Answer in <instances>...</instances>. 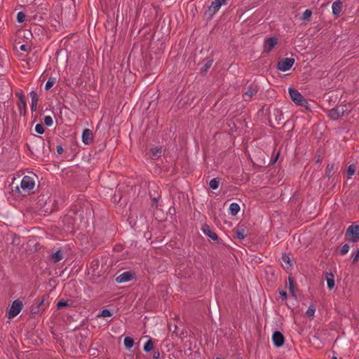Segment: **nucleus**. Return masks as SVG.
Returning <instances> with one entry per match:
<instances>
[{
  "label": "nucleus",
  "mask_w": 359,
  "mask_h": 359,
  "mask_svg": "<svg viewBox=\"0 0 359 359\" xmlns=\"http://www.w3.org/2000/svg\"><path fill=\"white\" fill-rule=\"evenodd\" d=\"M272 341L276 347L280 348L285 343V337L280 331L276 330L272 334Z\"/></svg>",
  "instance_id": "ddd939ff"
},
{
  "label": "nucleus",
  "mask_w": 359,
  "mask_h": 359,
  "mask_svg": "<svg viewBox=\"0 0 359 359\" xmlns=\"http://www.w3.org/2000/svg\"><path fill=\"white\" fill-rule=\"evenodd\" d=\"M29 95H30V97H31V103H36V104H37L38 101H39V96H38L37 93L36 91H34V90H32L29 93Z\"/></svg>",
  "instance_id": "e433bc0d"
},
{
  "label": "nucleus",
  "mask_w": 359,
  "mask_h": 359,
  "mask_svg": "<svg viewBox=\"0 0 359 359\" xmlns=\"http://www.w3.org/2000/svg\"><path fill=\"white\" fill-rule=\"evenodd\" d=\"M44 124L48 126V127H50L53 126V118L51 116H46L44 117Z\"/></svg>",
  "instance_id": "79ce46f5"
},
{
  "label": "nucleus",
  "mask_w": 359,
  "mask_h": 359,
  "mask_svg": "<svg viewBox=\"0 0 359 359\" xmlns=\"http://www.w3.org/2000/svg\"><path fill=\"white\" fill-rule=\"evenodd\" d=\"M201 231L206 236L209 237L210 239L215 241L217 243H222V240L219 238L216 233L211 230L208 224H204L201 227Z\"/></svg>",
  "instance_id": "9d476101"
},
{
  "label": "nucleus",
  "mask_w": 359,
  "mask_h": 359,
  "mask_svg": "<svg viewBox=\"0 0 359 359\" xmlns=\"http://www.w3.org/2000/svg\"><path fill=\"white\" fill-rule=\"evenodd\" d=\"M233 232L234 233V238L243 240L247 236V233H245V230L244 229H233Z\"/></svg>",
  "instance_id": "5701e85b"
},
{
  "label": "nucleus",
  "mask_w": 359,
  "mask_h": 359,
  "mask_svg": "<svg viewBox=\"0 0 359 359\" xmlns=\"http://www.w3.org/2000/svg\"><path fill=\"white\" fill-rule=\"evenodd\" d=\"M80 338L81 339L79 340V348L81 352L84 353L87 348L89 339L86 336H84L82 334H80Z\"/></svg>",
  "instance_id": "4be33fe9"
},
{
  "label": "nucleus",
  "mask_w": 359,
  "mask_h": 359,
  "mask_svg": "<svg viewBox=\"0 0 359 359\" xmlns=\"http://www.w3.org/2000/svg\"><path fill=\"white\" fill-rule=\"evenodd\" d=\"M177 329L178 327L175 324L169 323L168 324V330L170 332H172L173 333L178 334L177 333Z\"/></svg>",
  "instance_id": "a18cd8bd"
},
{
  "label": "nucleus",
  "mask_w": 359,
  "mask_h": 359,
  "mask_svg": "<svg viewBox=\"0 0 359 359\" xmlns=\"http://www.w3.org/2000/svg\"><path fill=\"white\" fill-rule=\"evenodd\" d=\"M268 120L269 126L276 128V126L281 124L284 120L282 110L278 108L269 109Z\"/></svg>",
  "instance_id": "f03ea898"
},
{
  "label": "nucleus",
  "mask_w": 359,
  "mask_h": 359,
  "mask_svg": "<svg viewBox=\"0 0 359 359\" xmlns=\"http://www.w3.org/2000/svg\"><path fill=\"white\" fill-rule=\"evenodd\" d=\"M312 15V11L309 9H306L302 14L301 20L304 21H310Z\"/></svg>",
  "instance_id": "f704fd0d"
},
{
  "label": "nucleus",
  "mask_w": 359,
  "mask_h": 359,
  "mask_svg": "<svg viewBox=\"0 0 359 359\" xmlns=\"http://www.w3.org/2000/svg\"><path fill=\"white\" fill-rule=\"evenodd\" d=\"M259 90V88L257 85L256 84H250L247 90L245 93V95L248 96L249 98H251L254 95H255Z\"/></svg>",
  "instance_id": "aec40b11"
},
{
  "label": "nucleus",
  "mask_w": 359,
  "mask_h": 359,
  "mask_svg": "<svg viewBox=\"0 0 359 359\" xmlns=\"http://www.w3.org/2000/svg\"><path fill=\"white\" fill-rule=\"evenodd\" d=\"M36 106H37V104H36V103H31V110H32V111H35L36 110Z\"/></svg>",
  "instance_id": "bf43d9fd"
},
{
  "label": "nucleus",
  "mask_w": 359,
  "mask_h": 359,
  "mask_svg": "<svg viewBox=\"0 0 359 359\" xmlns=\"http://www.w3.org/2000/svg\"><path fill=\"white\" fill-rule=\"evenodd\" d=\"M213 63V59L208 60L205 64L201 68L200 74L202 76H205L208 70L211 67Z\"/></svg>",
  "instance_id": "bb28decb"
},
{
  "label": "nucleus",
  "mask_w": 359,
  "mask_h": 359,
  "mask_svg": "<svg viewBox=\"0 0 359 359\" xmlns=\"http://www.w3.org/2000/svg\"><path fill=\"white\" fill-rule=\"evenodd\" d=\"M17 104L19 108L20 115L25 116L27 111V104L25 102V99H22V96H20V100H18Z\"/></svg>",
  "instance_id": "a211bd4d"
},
{
  "label": "nucleus",
  "mask_w": 359,
  "mask_h": 359,
  "mask_svg": "<svg viewBox=\"0 0 359 359\" xmlns=\"http://www.w3.org/2000/svg\"><path fill=\"white\" fill-rule=\"evenodd\" d=\"M57 152L58 154H62L64 152V149L62 145L57 146Z\"/></svg>",
  "instance_id": "603ef678"
},
{
  "label": "nucleus",
  "mask_w": 359,
  "mask_h": 359,
  "mask_svg": "<svg viewBox=\"0 0 359 359\" xmlns=\"http://www.w3.org/2000/svg\"><path fill=\"white\" fill-rule=\"evenodd\" d=\"M288 283H289L288 290H289L290 292L292 294V296L296 299L297 297L294 294V279L292 277L289 276Z\"/></svg>",
  "instance_id": "7c9ffc66"
},
{
  "label": "nucleus",
  "mask_w": 359,
  "mask_h": 359,
  "mask_svg": "<svg viewBox=\"0 0 359 359\" xmlns=\"http://www.w3.org/2000/svg\"><path fill=\"white\" fill-rule=\"evenodd\" d=\"M62 50H58V51L57 52V54H59V53H60V52H62Z\"/></svg>",
  "instance_id": "338daca9"
},
{
  "label": "nucleus",
  "mask_w": 359,
  "mask_h": 359,
  "mask_svg": "<svg viewBox=\"0 0 359 359\" xmlns=\"http://www.w3.org/2000/svg\"><path fill=\"white\" fill-rule=\"evenodd\" d=\"M28 20L32 25H39L43 21V18L41 14L35 13L34 15H28Z\"/></svg>",
  "instance_id": "f3484780"
},
{
  "label": "nucleus",
  "mask_w": 359,
  "mask_h": 359,
  "mask_svg": "<svg viewBox=\"0 0 359 359\" xmlns=\"http://www.w3.org/2000/svg\"><path fill=\"white\" fill-rule=\"evenodd\" d=\"M278 156H279V154H277V155L273 158L271 159L272 164L275 163L277 161Z\"/></svg>",
  "instance_id": "052dcab7"
},
{
  "label": "nucleus",
  "mask_w": 359,
  "mask_h": 359,
  "mask_svg": "<svg viewBox=\"0 0 359 359\" xmlns=\"http://www.w3.org/2000/svg\"><path fill=\"white\" fill-rule=\"evenodd\" d=\"M34 185L35 182L33 177L27 175L22 177L20 183V187L24 192L29 194L30 191L34 189Z\"/></svg>",
  "instance_id": "1a4fd4ad"
},
{
  "label": "nucleus",
  "mask_w": 359,
  "mask_h": 359,
  "mask_svg": "<svg viewBox=\"0 0 359 359\" xmlns=\"http://www.w3.org/2000/svg\"><path fill=\"white\" fill-rule=\"evenodd\" d=\"M335 169V165L334 163L328 164L325 173V177L330 179L333 174L332 173V171H333Z\"/></svg>",
  "instance_id": "2f4dec72"
},
{
  "label": "nucleus",
  "mask_w": 359,
  "mask_h": 359,
  "mask_svg": "<svg viewBox=\"0 0 359 359\" xmlns=\"http://www.w3.org/2000/svg\"><path fill=\"white\" fill-rule=\"evenodd\" d=\"M73 220L72 217L68 215H66L64 218L63 222H67L69 224H72V221Z\"/></svg>",
  "instance_id": "864d4df0"
},
{
  "label": "nucleus",
  "mask_w": 359,
  "mask_h": 359,
  "mask_svg": "<svg viewBox=\"0 0 359 359\" xmlns=\"http://www.w3.org/2000/svg\"><path fill=\"white\" fill-rule=\"evenodd\" d=\"M30 34L34 36V35L36 36H40L44 35L45 29L44 28L39 25H32V27L29 29Z\"/></svg>",
  "instance_id": "2eb2a0df"
},
{
  "label": "nucleus",
  "mask_w": 359,
  "mask_h": 359,
  "mask_svg": "<svg viewBox=\"0 0 359 359\" xmlns=\"http://www.w3.org/2000/svg\"><path fill=\"white\" fill-rule=\"evenodd\" d=\"M112 315H113V313L111 311V310L104 309L100 311V314L97 316L98 317L102 316V317L106 318V317H111Z\"/></svg>",
  "instance_id": "c9c22d12"
},
{
  "label": "nucleus",
  "mask_w": 359,
  "mask_h": 359,
  "mask_svg": "<svg viewBox=\"0 0 359 359\" xmlns=\"http://www.w3.org/2000/svg\"><path fill=\"white\" fill-rule=\"evenodd\" d=\"M29 48V46L26 44H22L20 46V49L22 51H27Z\"/></svg>",
  "instance_id": "6e6d98bb"
},
{
  "label": "nucleus",
  "mask_w": 359,
  "mask_h": 359,
  "mask_svg": "<svg viewBox=\"0 0 359 359\" xmlns=\"http://www.w3.org/2000/svg\"><path fill=\"white\" fill-rule=\"evenodd\" d=\"M95 262H96L95 265L98 267V261L96 260Z\"/></svg>",
  "instance_id": "69168bd1"
},
{
  "label": "nucleus",
  "mask_w": 359,
  "mask_h": 359,
  "mask_svg": "<svg viewBox=\"0 0 359 359\" xmlns=\"http://www.w3.org/2000/svg\"><path fill=\"white\" fill-rule=\"evenodd\" d=\"M332 13L335 16H338L342 9V4L339 0L334 1L332 6Z\"/></svg>",
  "instance_id": "412c9836"
},
{
  "label": "nucleus",
  "mask_w": 359,
  "mask_h": 359,
  "mask_svg": "<svg viewBox=\"0 0 359 359\" xmlns=\"http://www.w3.org/2000/svg\"><path fill=\"white\" fill-rule=\"evenodd\" d=\"M316 312V308L313 305H311L306 311V316L307 317H313Z\"/></svg>",
  "instance_id": "58836bf2"
},
{
  "label": "nucleus",
  "mask_w": 359,
  "mask_h": 359,
  "mask_svg": "<svg viewBox=\"0 0 359 359\" xmlns=\"http://www.w3.org/2000/svg\"><path fill=\"white\" fill-rule=\"evenodd\" d=\"M294 63V59L291 57H285L279 60L276 65V67L281 72H287L290 70Z\"/></svg>",
  "instance_id": "0eeeda50"
},
{
  "label": "nucleus",
  "mask_w": 359,
  "mask_h": 359,
  "mask_svg": "<svg viewBox=\"0 0 359 359\" xmlns=\"http://www.w3.org/2000/svg\"><path fill=\"white\" fill-rule=\"evenodd\" d=\"M25 145L33 155L38 156L39 154L46 153L45 142L41 136L31 134L29 140Z\"/></svg>",
  "instance_id": "f257e3e1"
},
{
  "label": "nucleus",
  "mask_w": 359,
  "mask_h": 359,
  "mask_svg": "<svg viewBox=\"0 0 359 359\" xmlns=\"http://www.w3.org/2000/svg\"><path fill=\"white\" fill-rule=\"evenodd\" d=\"M152 359H160V352L158 350L154 351Z\"/></svg>",
  "instance_id": "3c124183"
},
{
  "label": "nucleus",
  "mask_w": 359,
  "mask_h": 359,
  "mask_svg": "<svg viewBox=\"0 0 359 359\" xmlns=\"http://www.w3.org/2000/svg\"><path fill=\"white\" fill-rule=\"evenodd\" d=\"M325 279L327 281V288L331 290L334 288L335 285L334 276L332 273H325Z\"/></svg>",
  "instance_id": "dca6fc26"
},
{
  "label": "nucleus",
  "mask_w": 359,
  "mask_h": 359,
  "mask_svg": "<svg viewBox=\"0 0 359 359\" xmlns=\"http://www.w3.org/2000/svg\"><path fill=\"white\" fill-rule=\"evenodd\" d=\"M15 95L18 97L19 100H20V96H22V99H25V95H23L22 92L20 91V92H16L15 93Z\"/></svg>",
  "instance_id": "4d7b16f0"
},
{
  "label": "nucleus",
  "mask_w": 359,
  "mask_h": 359,
  "mask_svg": "<svg viewBox=\"0 0 359 359\" xmlns=\"http://www.w3.org/2000/svg\"><path fill=\"white\" fill-rule=\"evenodd\" d=\"M82 142L87 145L91 144L93 141V133L91 130L86 128L82 133Z\"/></svg>",
  "instance_id": "4468645a"
},
{
  "label": "nucleus",
  "mask_w": 359,
  "mask_h": 359,
  "mask_svg": "<svg viewBox=\"0 0 359 359\" xmlns=\"http://www.w3.org/2000/svg\"><path fill=\"white\" fill-rule=\"evenodd\" d=\"M359 260V249L353 255L352 264H355Z\"/></svg>",
  "instance_id": "de8ad7c7"
},
{
  "label": "nucleus",
  "mask_w": 359,
  "mask_h": 359,
  "mask_svg": "<svg viewBox=\"0 0 359 359\" xmlns=\"http://www.w3.org/2000/svg\"><path fill=\"white\" fill-rule=\"evenodd\" d=\"M39 310H40V309H36V306H32V309H31V313L36 314V313H38L39 311Z\"/></svg>",
  "instance_id": "5fc2aeb1"
},
{
  "label": "nucleus",
  "mask_w": 359,
  "mask_h": 359,
  "mask_svg": "<svg viewBox=\"0 0 359 359\" xmlns=\"http://www.w3.org/2000/svg\"><path fill=\"white\" fill-rule=\"evenodd\" d=\"M332 359H337L336 356H333Z\"/></svg>",
  "instance_id": "774afa93"
},
{
  "label": "nucleus",
  "mask_w": 359,
  "mask_h": 359,
  "mask_svg": "<svg viewBox=\"0 0 359 359\" xmlns=\"http://www.w3.org/2000/svg\"><path fill=\"white\" fill-rule=\"evenodd\" d=\"M282 261L287 264L286 268L287 269H291L292 266V264L291 263V259L288 254L286 252L282 253L281 256Z\"/></svg>",
  "instance_id": "c756f323"
},
{
  "label": "nucleus",
  "mask_w": 359,
  "mask_h": 359,
  "mask_svg": "<svg viewBox=\"0 0 359 359\" xmlns=\"http://www.w3.org/2000/svg\"><path fill=\"white\" fill-rule=\"evenodd\" d=\"M52 211H53V210H52V209H50V210H49V212H51ZM45 212H48V208H46V209L45 210Z\"/></svg>",
  "instance_id": "0e129e2a"
},
{
  "label": "nucleus",
  "mask_w": 359,
  "mask_h": 359,
  "mask_svg": "<svg viewBox=\"0 0 359 359\" xmlns=\"http://www.w3.org/2000/svg\"><path fill=\"white\" fill-rule=\"evenodd\" d=\"M240 211V205L237 203H232L229 205V212L231 215L236 216Z\"/></svg>",
  "instance_id": "cd10ccee"
},
{
  "label": "nucleus",
  "mask_w": 359,
  "mask_h": 359,
  "mask_svg": "<svg viewBox=\"0 0 359 359\" xmlns=\"http://www.w3.org/2000/svg\"><path fill=\"white\" fill-rule=\"evenodd\" d=\"M344 108H346V105L342 107H335L330 110H328L327 116L333 121H337L341 116L348 115L349 111Z\"/></svg>",
  "instance_id": "39448f33"
},
{
  "label": "nucleus",
  "mask_w": 359,
  "mask_h": 359,
  "mask_svg": "<svg viewBox=\"0 0 359 359\" xmlns=\"http://www.w3.org/2000/svg\"><path fill=\"white\" fill-rule=\"evenodd\" d=\"M151 232H149V231L145 232L144 235V238L146 239H150L151 238Z\"/></svg>",
  "instance_id": "13d9d810"
},
{
  "label": "nucleus",
  "mask_w": 359,
  "mask_h": 359,
  "mask_svg": "<svg viewBox=\"0 0 359 359\" xmlns=\"http://www.w3.org/2000/svg\"><path fill=\"white\" fill-rule=\"evenodd\" d=\"M98 352L99 351L97 348H93L92 346L88 350L90 355L93 357H97L99 355Z\"/></svg>",
  "instance_id": "c03bdc74"
},
{
  "label": "nucleus",
  "mask_w": 359,
  "mask_h": 359,
  "mask_svg": "<svg viewBox=\"0 0 359 359\" xmlns=\"http://www.w3.org/2000/svg\"><path fill=\"white\" fill-rule=\"evenodd\" d=\"M55 82H56V79H55V78H54V77H50V78L48 79V81H47V82H46V85H45V89H46V90H50V88L54 86V84L55 83Z\"/></svg>",
  "instance_id": "72a5a7b5"
},
{
  "label": "nucleus",
  "mask_w": 359,
  "mask_h": 359,
  "mask_svg": "<svg viewBox=\"0 0 359 359\" xmlns=\"http://www.w3.org/2000/svg\"><path fill=\"white\" fill-rule=\"evenodd\" d=\"M35 132L39 135H42L45 132V129L42 123H38L36 125Z\"/></svg>",
  "instance_id": "a19ab883"
},
{
  "label": "nucleus",
  "mask_w": 359,
  "mask_h": 359,
  "mask_svg": "<svg viewBox=\"0 0 359 359\" xmlns=\"http://www.w3.org/2000/svg\"><path fill=\"white\" fill-rule=\"evenodd\" d=\"M26 19V15L24 12L20 11L17 14L16 20L19 23L23 22Z\"/></svg>",
  "instance_id": "4c0bfd02"
},
{
  "label": "nucleus",
  "mask_w": 359,
  "mask_h": 359,
  "mask_svg": "<svg viewBox=\"0 0 359 359\" xmlns=\"http://www.w3.org/2000/svg\"><path fill=\"white\" fill-rule=\"evenodd\" d=\"M62 259V252L61 249H58L55 252L53 253L50 256V261L53 263H57Z\"/></svg>",
  "instance_id": "393cba45"
},
{
  "label": "nucleus",
  "mask_w": 359,
  "mask_h": 359,
  "mask_svg": "<svg viewBox=\"0 0 359 359\" xmlns=\"http://www.w3.org/2000/svg\"><path fill=\"white\" fill-rule=\"evenodd\" d=\"M356 170V166L354 164L349 165L347 168V175L348 176H352L355 174Z\"/></svg>",
  "instance_id": "ea45409f"
},
{
  "label": "nucleus",
  "mask_w": 359,
  "mask_h": 359,
  "mask_svg": "<svg viewBox=\"0 0 359 359\" xmlns=\"http://www.w3.org/2000/svg\"><path fill=\"white\" fill-rule=\"evenodd\" d=\"M22 302L20 299L14 300L8 312V318L11 319L18 316L22 311Z\"/></svg>",
  "instance_id": "6e6552de"
},
{
  "label": "nucleus",
  "mask_w": 359,
  "mask_h": 359,
  "mask_svg": "<svg viewBox=\"0 0 359 359\" xmlns=\"http://www.w3.org/2000/svg\"><path fill=\"white\" fill-rule=\"evenodd\" d=\"M349 248H350V246L348 244L346 243L344 244V245H342V247L340 249V251H339V254L341 255H346V253H348V250H349Z\"/></svg>",
  "instance_id": "37998d69"
},
{
  "label": "nucleus",
  "mask_w": 359,
  "mask_h": 359,
  "mask_svg": "<svg viewBox=\"0 0 359 359\" xmlns=\"http://www.w3.org/2000/svg\"><path fill=\"white\" fill-rule=\"evenodd\" d=\"M290 97L292 100V101L298 106H304L307 108L308 102L307 100L304 97V96L297 90L294 88H289L288 89Z\"/></svg>",
  "instance_id": "20e7f679"
},
{
  "label": "nucleus",
  "mask_w": 359,
  "mask_h": 359,
  "mask_svg": "<svg viewBox=\"0 0 359 359\" xmlns=\"http://www.w3.org/2000/svg\"><path fill=\"white\" fill-rule=\"evenodd\" d=\"M13 191H18L19 194H20L21 195H25V194H21L20 193V189L18 187H15V190H13Z\"/></svg>",
  "instance_id": "680f3d73"
},
{
  "label": "nucleus",
  "mask_w": 359,
  "mask_h": 359,
  "mask_svg": "<svg viewBox=\"0 0 359 359\" xmlns=\"http://www.w3.org/2000/svg\"><path fill=\"white\" fill-rule=\"evenodd\" d=\"M219 182H220L219 178H218V177L213 178L210 181L209 186L212 189L215 190L219 187Z\"/></svg>",
  "instance_id": "473e14b6"
},
{
  "label": "nucleus",
  "mask_w": 359,
  "mask_h": 359,
  "mask_svg": "<svg viewBox=\"0 0 359 359\" xmlns=\"http://www.w3.org/2000/svg\"><path fill=\"white\" fill-rule=\"evenodd\" d=\"M279 294H280V298L283 299V300H286L287 297V292L284 290H281L279 292Z\"/></svg>",
  "instance_id": "09e8293b"
},
{
  "label": "nucleus",
  "mask_w": 359,
  "mask_h": 359,
  "mask_svg": "<svg viewBox=\"0 0 359 359\" xmlns=\"http://www.w3.org/2000/svg\"><path fill=\"white\" fill-rule=\"evenodd\" d=\"M345 239L346 241L351 243L359 241V224L353 223L347 228L345 233Z\"/></svg>",
  "instance_id": "7ed1b4c3"
},
{
  "label": "nucleus",
  "mask_w": 359,
  "mask_h": 359,
  "mask_svg": "<svg viewBox=\"0 0 359 359\" xmlns=\"http://www.w3.org/2000/svg\"><path fill=\"white\" fill-rule=\"evenodd\" d=\"M136 274L135 272L128 271L122 273L116 278V282L118 283H123L129 282L133 279L135 278Z\"/></svg>",
  "instance_id": "9b49d317"
},
{
  "label": "nucleus",
  "mask_w": 359,
  "mask_h": 359,
  "mask_svg": "<svg viewBox=\"0 0 359 359\" xmlns=\"http://www.w3.org/2000/svg\"><path fill=\"white\" fill-rule=\"evenodd\" d=\"M163 150L161 147H152L150 149L151 158L153 159H158L161 156Z\"/></svg>",
  "instance_id": "6ab92c4d"
},
{
  "label": "nucleus",
  "mask_w": 359,
  "mask_h": 359,
  "mask_svg": "<svg viewBox=\"0 0 359 359\" xmlns=\"http://www.w3.org/2000/svg\"><path fill=\"white\" fill-rule=\"evenodd\" d=\"M154 349V340L149 337V339L145 342L143 346V350L146 353H149Z\"/></svg>",
  "instance_id": "b1692460"
},
{
  "label": "nucleus",
  "mask_w": 359,
  "mask_h": 359,
  "mask_svg": "<svg viewBox=\"0 0 359 359\" xmlns=\"http://www.w3.org/2000/svg\"><path fill=\"white\" fill-rule=\"evenodd\" d=\"M278 39L276 36L266 38L264 43V51L270 53L278 43Z\"/></svg>",
  "instance_id": "f8f14e48"
},
{
  "label": "nucleus",
  "mask_w": 359,
  "mask_h": 359,
  "mask_svg": "<svg viewBox=\"0 0 359 359\" xmlns=\"http://www.w3.org/2000/svg\"><path fill=\"white\" fill-rule=\"evenodd\" d=\"M227 0H215L212 1L210 6L208 7V11H205V14L207 15L208 13V18L211 19L212 16L220 9L222 6L226 4Z\"/></svg>",
  "instance_id": "423d86ee"
},
{
  "label": "nucleus",
  "mask_w": 359,
  "mask_h": 359,
  "mask_svg": "<svg viewBox=\"0 0 359 359\" xmlns=\"http://www.w3.org/2000/svg\"><path fill=\"white\" fill-rule=\"evenodd\" d=\"M73 304V302L72 300H65V299H60L57 303V309L58 310L62 309L65 307L71 306Z\"/></svg>",
  "instance_id": "a878e982"
},
{
  "label": "nucleus",
  "mask_w": 359,
  "mask_h": 359,
  "mask_svg": "<svg viewBox=\"0 0 359 359\" xmlns=\"http://www.w3.org/2000/svg\"><path fill=\"white\" fill-rule=\"evenodd\" d=\"M126 349L130 350L134 346V339L131 337H126L123 340Z\"/></svg>",
  "instance_id": "c85d7f7f"
},
{
  "label": "nucleus",
  "mask_w": 359,
  "mask_h": 359,
  "mask_svg": "<svg viewBox=\"0 0 359 359\" xmlns=\"http://www.w3.org/2000/svg\"><path fill=\"white\" fill-rule=\"evenodd\" d=\"M151 206L153 208L156 209L158 206V197H154L151 200Z\"/></svg>",
  "instance_id": "49530a36"
},
{
  "label": "nucleus",
  "mask_w": 359,
  "mask_h": 359,
  "mask_svg": "<svg viewBox=\"0 0 359 359\" xmlns=\"http://www.w3.org/2000/svg\"><path fill=\"white\" fill-rule=\"evenodd\" d=\"M106 147V144H103L102 145V147H101V148H100V150H102V149L104 147Z\"/></svg>",
  "instance_id": "e2e57ef3"
},
{
  "label": "nucleus",
  "mask_w": 359,
  "mask_h": 359,
  "mask_svg": "<svg viewBox=\"0 0 359 359\" xmlns=\"http://www.w3.org/2000/svg\"><path fill=\"white\" fill-rule=\"evenodd\" d=\"M45 301V298H41V299H39L36 302V309H41V307L43 306V302Z\"/></svg>",
  "instance_id": "8fccbe9b"
}]
</instances>
